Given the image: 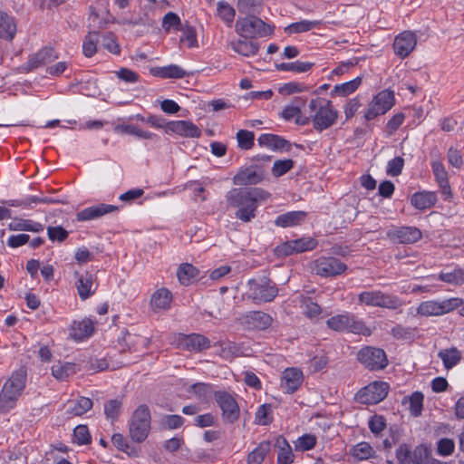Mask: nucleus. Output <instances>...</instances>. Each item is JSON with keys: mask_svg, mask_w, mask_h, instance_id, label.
Returning <instances> with one entry per match:
<instances>
[{"mask_svg": "<svg viewBox=\"0 0 464 464\" xmlns=\"http://www.w3.org/2000/svg\"><path fill=\"white\" fill-rule=\"evenodd\" d=\"M121 401L118 399L107 401L104 404V413L106 418L112 421L117 420L121 412Z\"/></svg>", "mask_w": 464, "mask_h": 464, "instance_id": "nucleus-52", "label": "nucleus"}, {"mask_svg": "<svg viewBox=\"0 0 464 464\" xmlns=\"http://www.w3.org/2000/svg\"><path fill=\"white\" fill-rule=\"evenodd\" d=\"M358 301L361 304L390 310H396L403 305V302L399 296L381 290L363 291L358 295Z\"/></svg>", "mask_w": 464, "mask_h": 464, "instance_id": "nucleus-5", "label": "nucleus"}, {"mask_svg": "<svg viewBox=\"0 0 464 464\" xmlns=\"http://www.w3.org/2000/svg\"><path fill=\"white\" fill-rule=\"evenodd\" d=\"M218 14L227 24H231L235 18V9L226 2H218Z\"/></svg>", "mask_w": 464, "mask_h": 464, "instance_id": "nucleus-55", "label": "nucleus"}, {"mask_svg": "<svg viewBox=\"0 0 464 464\" xmlns=\"http://www.w3.org/2000/svg\"><path fill=\"white\" fill-rule=\"evenodd\" d=\"M361 83H362V78L356 77L353 80L349 81L347 82H344V83H342L339 85H335L334 88V92H335L336 94H338L340 96H347V95L353 93V92H355L358 89V87L361 85Z\"/></svg>", "mask_w": 464, "mask_h": 464, "instance_id": "nucleus-47", "label": "nucleus"}, {"mask_svg": "<svg viewBox=\"0 0 464 464\" xmlns=\"http://www.w3.org/2000/svg\"><path fill=\"white\" fill-rule=\"evenodd\" d=\"M182 34L179 37L180 44H185L188 48L198 47L197 32L192 26L180 28Z\"/></svg>", "mask_w": 464, "mask_h": 464, "instance_id": "nucleus-50", "label": "nucleus"}, {"mask_svg": "<svg viewBox=\"0 0 464 464\" xmlns=\"http://www.w3.org/2000/svg\"><path fill=\"white\" fill-rule=\"evenodd\" d=\"M352 456L357 460H366L375 454L373 448L365 441L354 445L351 450Z\"/></svg>", "mask_w": 464, "mask_h": 464, "instance_id": "nucleus-39", "label": "nucleus"}, {"mask_svg": "<svg viewBox=\"0 0 464 464\" xmlns=\"http://www.w3.org/2000/svg\"><path fill=\"white\" fill-rule=\"evenodd\" d=\"M437 198L433 192H417L412 195L411 203L418 209H427L436 203Z\"/></svg>", "mask_w": 464, "mask_h": 464, "instance_id": "nucleus-31", "label": "nucleus"}, {"mask_svg": "<svg viewBox=\"0 0 464 464\" xmlns=\"http://www.w3.org/2000/svg\"><path fill=\"white\" fill-rule=\"evenodd\" d=\"M92 276L90 274L78 276L76 288L82 300H86L94 293V291H92Z\"/></svg>", "mask_w": 464, "mask_h": 464, "instance_id": "nucleus-36", "label": "nucleus"}, {"mask_svg": "<svg viewBox=\"0 0 464 464\" xmlns=\"http://www.w3.org/2000/svg\"><path fill=\"white\" fill-rule=\"evenodd\" d=\"M388 235L393 241L400 244H413L422 236L420 230L414 227H402Z\"/></svg>", "mask_w": 464, "mask_h": 464, "instance_id": "nucleus-20", "label": "nucleus"}, {"mask_svg": "<svg viewBox=\"0 0 464 464\" xmlns=\"http://www.w3.org/2000/svg\"><path fill=\"white\" fill-rule=\"evenodd\" d=\"M11 230H26L39 232L43 230V225L31 220L19 219L9 224Z\"/></svg>", "mask_w": 464, "mask_h": 464, "instance_id": "nucleus-49", "label": "nucleus"}, {"mask_svg": "<svg viewBox=\"0 0 464 464\" xmlns=\"http://www.w3.org/2000/svg\"><path fill=\"white\" fill-rule=\"evenodd\" d=\"M254 133L252 131L240 130L237 133L238 146L243 150H249L254 145Z\"/></svg>", "mask_w": 464, "mask_h": 464, "instance_id": "nucleus-59", "label": "nucleus"}, {"mask_svg": "<svg viewBox=\"0 0 464 464\" xmlns=\"http://www.w3.org/2000/svg\"><path fill=\"white\" fill-rule=\"evenodd\" d=\"M102 45L113 54H119L121 52L117 38L112 33H107L102 36Z\"/></svg>", "mask_w": 464, "mask_h": 464, "instance_id": "nucleus-57", "label": "nucleus"}, {"mask_svg": "<svg viewBox=\"0 0 464 464\" xmlns=\"http://www.w3.org/2000/svg\"><path fill=\"white\" fill-rule=\"evenodd\" d=\"M306 214L304 211H292L280 215L276 219L277 227H287L300 224L305 218Z\"/></svg>", "mask_w": 464, "mask_h": 464, "instance_id": "nucleus-32", "label": "nucleus"}, {"mask_svg": "<svg viewBox=\"0 0 464 464\" xmlns=\"http://www.w3.org/2000/svg\"><path fill=\"white\" fill-rule=\"evenodd\" d=\"M293 246L295 254L312 250L316 246V241L314 238H299L293 240Z\"/></svg>", "mask_w": 464, "mask_h": 464, "instance_id": "nucleus-60", "label": "nucleus"}, {"mask_svg": "<svg viewBox=\"0 0 464 464\" xmlns=\"http://www.w3.org/2000/svg\"><path fill=\"white\" fill-rule=\"evenodd\" d=\"M218 346L220 347L219 355L226 360H231L242 353L241 347L230 341L219 342Z\"/></svg>", "mask_w": 464, "mask_h": 464, "instance_id": "nucleus-40", "label": "nucleus"}, {"mask_svg": "<svg viewBox=\"0 0 464 464\" xmlns=\"http://www.w3.org/2000/svg\"><path fill=\"white\" fill-rule=\"evenodd\" d=\"M235 29L240 37L249 39H253L256 36H268L274 32L273 25L266 24L256 15H246L238 18L236 22Z\"/></svg>", "mask_w": 464, "mask_h": 464, "instance_id": "nucleus-4", "label": "nucleus"}, {"mask_svg": "<svg viewBox=\"0 0 464 464\" xmlns=\"http://www.w3.org/2000/svg\"><path fill=\"white\" fill-rule=\"evenodd\" d=\"M118 207L114 205L98 204L81 210L77 213L76 218L78 221H88L116 211Z\"/></svg>", "mask_w": 464, "mask_h": 464, "instance_id": "nucleus-22", "label": "nucleus"}, {"mask_svg": "<svg viewBox=\"0 0 464 464\" xmlns=\"http://www.w3.org/2000/svg\"><path fill=\"white\" fill-rule=\"evenodd\" d=\"M438 278L451 285H461L464 284V268H455L450 272H441Z\"/></svg>", "mask_w": 464, "mask_h": 464, "instance_id": "nucleus-38", "label": "nucleus"}, {"mask_svg": "<svg viewBox=\"0 0 464 464\" xmlns=\"http://www.w3.org/2000/svg\"><path fill=\"white\" fill-rule=\"evenodd\" d=\"M228 45L234 52L246 57L256 55L259 50V44L249 38L232 40Z\"/></svg>", "mask_w": 464, "mask_h": 464, "instance_id": "nucleus-23", "label": "nucleus"}, {"mask_svg": "<svg viewBox=\"0 0 464 464\" xmlns=\"http://www.w3.org/2000/svg\"><path fill=\"white\" fill-rule=\"evenodd\" d=\"M317 24L318 23L314 22V21L304 20V21H300V22H296V23H293V24H289L288 26H286L285 28V31L290 34L307 32L313 28H314L317 25Z\"/></svg>", "mask_w": 464, "mask_h": 464, "instance_id": "nucleus-53", "label": "nucleus"}, {"mask_svg": "<svg viewBox=\"0 0 464 464\" xmlns=\"http://www.w3.org/2000/svg\"><path fill=\"white\" fill-rule=\"evenodd\" d=\"M307 90V87L296 82H290L283 84L278 88V92L282 95H290L293 93L302 92Z\"/></svg>", "mask_w": 464, "mask_h": 464, "instance_id": "nucleus-61", "label": "nucleus"}, {"mask_svg": "<svg viewBox=\"0 0 464 464\" xmlns=\"http://www.w3.org/2000/svg\"><path fill=\"white\" fill-rule=\"evenodd\" d=\"M269 193L259 188H232L226 194V200L228 207L237 208L236 217L244 221L249 222L255 218L256 203L269 198Z\"/></svg>", "mask_w": 464, "mask_h": 464, "instance_id": "nucleus-1", "label": "nucleus"}, {"mask_svg": "<svg viewBox=\"0 0 464 464\" xmlns=\"http://www.w3.org/2000/svg\"><path fill=\"white\" fill-rule=\"evenodd\" d=\"M357 359L370 371L383 370L388 365V358L385 352L378 347H362L357 353Z\"/></svg>", "mask_w": 464, "mask_h": 464, "instance_id": "nucleus-8", "label": "nucleus"}, {"mask_svg": "<svg viewBox=\"0 0 464 464\" xmlns=\"http://www.w3.org/2000/svg\"><path fill=\"white\" fill-rule=\"evenodd\" d=\"M304 105L305 101L303 98H295L290 104L286 105L284 108V110L281 112V116L285 121H291L295 119V122L298 125H307L310 122L311 118H307L306 115L303 114L302 108Z\"/></svg>", "mask_w": 464, "mask_h": 464, "instance_id": "nucleus-15", "label": "nucleus"}, {"mask_svg": "<svg viewBox=\"0 0 464 464\" xmlns=\"http://www.w3.org/2000/svg\"><path fill=\"white\" fill-rule=\"evenodd\" d=\"M93 402L87 397H81L70 406L67 412L71 416H82L92 408Z\"/></svg>", "mask_w": 464, "mask_h": 464, "instance_id": "nucleus-41", "label": "nucleus"}, {"mask_svg": "<svg viewBox=\"0 0 464 464\" xmlns=\"http://www.w3.org/2000/svg\"><path fill=\"white\" fill-rule=\"evenodd\" d=\"M214 398L222 411V419L226 423H235L240 415L236 399L225 391L214 392Z\"/></svg>", "mask_w": 464, "mask_h": 464, "instance_id": "nucleus-10", "label": "nucleus"}, {"mask_svg": "<svg viewBox=\"0 0 464 464\" xmlns=\"http://www.w3.org/2000/svg\"><path fill=\"white\" fill-rule=\"evenodd\" d=\"M75 372L76 366L72 362H57L52 366V374L59 381H64Z\"/></svg>", "mask_w": 464, "mask_h": 464, "instance_id": "nucleus-34", "label": "nucleus"}, {"mask_svg": "<svg viewBox=\"0 0 464 464\" xmlns=\"http://www.w3.org/2000/svg\"><path fill=\"white\" fill-rule=\"evenodd\" d=\"M271 450L269 441L261 442L255 450H253L247 457L248 464H261L265 459L266 454Z\"/></svg>", "mask_w": 464, "mask_h": 464, "instance_id": "nucleus-37", "label": "nucleus"}, {"mask_svg": "<svg viewBox=\"0 0 464 464\" xmlns=\"http://www.w3.org/2000/svg\"><path fill=\"white\" fill-rule=\"evenodd\" d=\"M294 167V161L290 159L284 160H276L272 168V174L278 178L285 175Z\"/></svg>", "mask_w": 464, "mask_h": 464, "instance_id": "nucleus-58", "label": "nucleus"}, {"mask_svg": "<svg viewBox=\"0 0 464 464\" xmlns=\"http://www.w3.org/2000/svg\"><path fill=\"white\" fill-rule=\"evenodd\" d=\"M16 32V25L13 17L0 11V37L12 40Z\"/></svg>", "mask_w": 464, "mask_h": 464, "instance_id": "nucleus-33", "label": "nucleus"}, {"mask_svg": "<svg viewBox=\"0 0 464 464\" xmlns=\"http://www.w3.org/2000/svg\"><path fill=\"white\" fill-rule=\"evenodd\" d=\"M47 235L51 241L63 242L68 237V232L61 226L48 227Z\"/></svg>", "mask_w": 464, "mask_h": 464, "instance_id": "nucleus-63", "label": "nucleus"}, {"mask_svg": "<svg viewBox=\"0 0 464 464\" xmlns=\"http://www.w3.org/2000/svg\"><path fill=\"white\" fill-rule=\"evenodd\" d=\"M276 446L278 448V464H291L294 460V454L286 440L282 436L277 437Z\"/></svg>", "mask_w": 464, "mask_h": 464, "instance_id": "nucleus-30", "label": "nucleus"}, {"mask_svg": "<svg viewBox=\"0 0 464 464\" xmlns=\"http://www.w3.org/2000/svg\"><path fill=\"white\" fill-rule=\"evenodd\" d=\"M416 44V34L411 31H404L394 39V53L402 59L406 58L415 49Z\"/></svg>", "mask_w": 464, "mask_h": 464, "instance_id": "nucleus-18", "label": "nucleus"}, {"mask_svg": "<svg viewBox=\"0 0 464 464\" xmlns=\"http://www.w3.org/2000/svg\"><path fill=\"white\" fill-rule=\"evenodd\" d=\"M432 171L440 188H441L442 194L447 198H450L452 197V192L448 179V173L442 163L434 161L432 163Z\"/></svg>", "mask_w": 464, "mask_h": 464, "instance_id": "nucleus-26", "label": "nucleus"}, {"mask_svg": "<svg viewBox=\"0 0 464 464\" xmlns=\"http://www.w3.org/2000/svg\"><path fill=\"white\" fill-rule=\"evenodd\" d=\"M316 443V437L312 434H304L295 442V450L305 451L312 450Z\"/></svg>", "mask_w": 464, "mask_h": 464, "instance_id": "nucleus-54", "label": "nucleus"}, {"mask_svg": "<svg viewBox=\"0 0 464 464\" xmlns=\"http://www.w3.org/2000/svg\"><path fill=\"white\" fill-rule=\"evenodd\" d=\"M463 299L459 297H451L439 301L440 315L450 313L463 304Z\"/></svg>", "mask_w": 464, "mask_h": 464, "instance_id": "nucleus-56", "label": "nucleus"}, {"mask_svg": "<svg viewBox=\"0 0 464 464\" xmlns=\"http://www.w3.org/2000/svg\"><path fill=\"white\" fill-rule=\"evenodd\" d=\"M389 385L384 382H373L363 387L356 394V399L362 404H376L388 394Z\"/></svg>", "mask_w": 464, "mask_h": 464, "instance_id": "nucleus-12", "label": "nucleus"}, {"mask_svg": "<svg viewBox=\"0 0 464 464\" xmlns=\"http://www.w3.org/2000/svg\"><path fill=\"white\" fill-rule=\"evenodd\" d=\"M326 324L330 329L337 332L348 331L364 336L372 334V330L364 322L356 319L348 313L332 316L326 321Z\"/></svg>", "mask_w": 464, "mask_h": 464, "instance_id": "nucleus-6", "label": "nucleus"}, {"mask_svg": "<svg viewBox=\"0 0 464 464\" xmlns=\"http://www.w3.org/2000/svg\"><path fill=\"white\" fill-rule=\"evenodd\" d=\"M347 266L335 257H320L314 262V270L317 275L328 277L343 274Z\"/></svg>", "mask_w": 464, "mask_h": 464, "instance_id": "nucleus-13", "label": "nucleus"}, {"mask_svg": "<svg viewBox=\"0 0 464 464\" xmlns=\"http://www.w3.org/2000/svg\"><path fill=\"white\" fill-rule=\"evenodd\" d=\"M263 179V171L250 167L240 169L233 178V183L239 186L254 185L261 182Z\"/></svg>", "mask_w": 464, "mask_h": 464, "instance_id": "nucleus-21", "label": "nucleus"}, {"mask_svg": "<svg viewBox=\"0 0 464 464\" xmlns=\"http://www.w3.org/2000/svg\"><path fill=\"white\" fill-rule=\"evenodd\" d=\"M94 331L93 323L90 319L74 322L71 328L70 335L75 341H82L92 335Z\"/></svg>", "mask_w": 464, "mask_h": 464, "instance_id": "nucleus-27", "label": "nucleus"}, {"mask_svg": "<svg viewBox=\"0 0 464 464\" xmlns=\"http://www.w3.org/2000/svg\"><path fill=\"white\" fill-rule=\"evenodd\" d=\"M312 63H304V62H293V63H282L276 64V67L279 71H291L295 72H305L309 71L313 67Z\"/></svg>", "mask_w": 464, "mask_h": 464, "instance_id": "nucleus-48", "label": "nucleus"}, {"mask_svg": "<svg viewBox=\"0 0 464 464\" xmlns=\"http://www.w3.org/2000/svg\"><path fill=\"white\" fill-rule=\"evenodd\" d=\"M198 270L191 264H182L178 269V278L182 285H188L192 278L196 277Z\"/></svg>", "mask_w": 464, "mask_h": 464, "instance_id": "nucleus-44", "label": "nucleus"}, {"mask_svg": "<svg viewBox=\"0 0 464 464\" xmlns=\"http://www.w3.org/2000/svg\"><path fill=\"white\" fill-rule=\"evenodd\" d=\"M395 98L393 92L383 90L377 93L369 103L368 109L364 113L366 121H371L379 115L385 114L394 105Z\"/></svg>", "mask_w": 464, "mask_h": 464, "instance_id": "nucleus-9", "label": "nucleus"}, {"mask_svg": "<svg viewBox=\"0 0 464 464\" xmlns=\"http://www.w3.org/2000/svg\"><path fill=\"white\" fill-rule=\"evenodd\" d=\"M417 314L420 316H440V304L436 300L421 302L417 307Z\"/></svg>", "mask_w": 464, "mask_h": 464, "instance_id": "nucleus-42", "label": "nucleus"}, {"mask_svg": "<svg viewBox=\"0 0 464 464\" xmlns=\"http://www.w3.org/2000/svg\"><path fill=\"white\" fill-rule=\"evenodd\" d=\"M303 382V372L296 368L285 369L282 376V387L288 392H295Z\"/></svg>", "mask_w": 464, "mask_h": 464, "instance_id": "nucleus-24", "label": "nucleus"}, {"mask_svg": "<svg viewBox=\"0 0 464 464\" xmlns=\"http://www.w3.org/2000/svg\"><path fill=\"white\" fill-rule=\"evenodd\" d=\"M150 430V412L146 405H140L131 416L130 436L135 442L146 440Z\"/></svg>", "mask_w": 464, "mask_h": 464, "instance_id": "nucleus-7", "label": "nucleus"}, {"mask_svg": "<svg viewBox=\"0 0 464 464\" xmlns=\"http://www.w3.org/2000/svg\"><path fill=\"white\" fill-rule=\"evenodd\" d=\"M190 391L203 402H208L213 393L211 385L202 382L192 385Z\"/></svg>", "mask_w": 464, "mask_h": 464, "instance_id": "nucleus-51", "label": "nucleus"}, {"mask_svg": "<svg viewBox=\"0 0 464 464\" xmlns=\"http://www.w3.org/2000/svg\"><path fill=\"white\" fill-rule=\"evenodd\" d=\"M271 413V406L268 404H263L258 407L256 412V420L259 425H268L272 419L269 417Z\"/></svg>", "mask_w": 464, "mask_h": 464, "instance_id": "nucleus-62", "label": "nucleus"}, {"mask_svg": "<svg viewBox=\"0 0 464 464\" xmlns=\"http://www.w3.org/2000/svg\"><path fill=\"white\" fill-rule=\"evenodd\" d=\"M248 297L256 303L271 302L278 294V289L275 284L270 281L258 283L251 279L247 283Z\"/></svg>", "mask_w": 464, "mask_h": 464, "instance_id": "nucleus-11", "label": "nucleus"}, {"mask_svg": "<svg viewBox=\"0 0 464 464\" xmlns=\"http://www.w3.org/2000/svg\"><path fill=\"white\" fill-rule=\"evenodd\" d=\"M438 356L443 362L445 368L450 369L460 361L461 353L456 347H451L440 351Z\"/></svg>", "mask_w": 464, "mask_h": 464, "instance_id": "nucleus-35", "label": "nucleus"}, {"mask_svg": "<svg viewBox=\"0 0 464 464\" xmlns=\"http://www.w3.org/2000/svg\"><path fill=\"white\" fill-rule=\"evenodd\" d=\"M424 396L420 392H414L411 396L406 397L410 402V412L412 416L418 417L421 414Z\"/></svg>", "mask_w": 464, "mask_h": 464, "instance_id": "nucleus-45", "label": "nucleus"}, {"mask_svg": "<svg viewBox=\"0 0 464 464\" xmlns=\"http://www.w3.org/2000/svg\"><path fill=\"white\" fill-rule=\"evenodd\" d=\"M257 140L260 146L273 150H289L291 147L286 140L274 134H262Z\"/></svg>", "mask_w": 464, "mask_h": 464, "instance_id": "nucleus-28", "label": "nucleus"}, {"mask_svg": "<svg viewBox=\"0 0 464 464\" xmlns=\"http://www.w3.org/2000/svg\"><path fill=\"white\" fill-rule=\"evenodd\" d=\"M167 134H177L183 138H199L201 130L190 121H171L168 122Z\"/></svg>", "mask_w": 464, "mask_h": 464, "instance_id": "nucleus-17", "label": "nucleus"}, {"mask_svg": "<svg viewBox=\"0 0 464 464\" xmlns=\"http://www.w3.org/2000/svg\"><path fill=\"white\" fill-rule=\"evenodd\" d=\"M26 382V372L19 369L5 382L0 392V412L13 409L22 394Z\"/></svg>", "mask_w": 464, "mask_h": 464, "instance_id": "nucleus-3", "label": "nucleus"}, {"mask_svg": "<svg viewBox=\"0 0 464 464\" xmlns=\"http://www.w3.org/2000/svg\"><path fill=\"white\" fill-rule=\"evenodd\" d=\"M99 42V34L97 32H90L82 44L83 54L86 57H92L97 51V44Z\"/></svg>", "mask_w": 464, "mask_h": 464, "instance_id": "nucleus-46", "label": "nucleus"}, {"mask_svg": "<svg viewBox=\"0 0 464 464\" xmlns=\"http://www.w3.org/2000/svg\"><path fill=\"white\" fill-rule=\"evenodd\" d=\"M178 344L180 348L190 352H201L210 347V341L199 334H179Z\"/></svg>", "mask_w": 464, "mask_h": 464, "instance_id": "nucleus-19", "label": "nucleus"}, {"mask_svg": "<svg viewBox=\"0 0 464 464\" xmlns=\"http://www.w3.org/2000/svg\"><path fill=\"white\" fill-rule=\"evenodd\" d=\"M56 58L57 55L54 53L53 49L46 47L40 50L29 60L28 66L32 70L41 65L49 63Z\"/></svg>", "mask_w": 464, "mask_h": 464, "instance_id": "nucleus-29", "label": "nucleus"}, {"mask_svg": "<svg viewBox=\"0 0 464 464\" xmlns=\"http://www.w3.org/2000/svg\"><path fill=\"white\" fill-rule=\"evenodd\" d=\"M155 75H158L161 78L181 79L188 75V73L179 65L170 64L169 66L159 68Z\"/></svg>", "mask_w": 464, "mask_h": 464, "instance_id": "nucleus-43", "label": "nucleus"}, {"mask_svg": "<svg viewBox=\"0 0 464 464\" xmlns=\"http://www.w3.org/2000/svg\"><path fill=\"white\" fill-rule=\"evenodd\" d=\"M427 455V450L423 446H417L413 452L411 446L406 443L401 444L396 450V458L400 464H423L422 457Z\"/></svg>", "mask_w": 464, "mask_h": 464, "instance_id": "nucleus-14", "label": "nucleus"}, {"mask_svg": "<svg viewBox=\"0 0 464 464\" xmlns=\"http://www.w3.org/2000/svg\"><path fill=\"white\" fill-rule=\"evenodd\" d=\"M309 115L313 127L323 131L333 126L338 117V111L333 108L332 102L323 98L312 99L308 103Z\"/></svg>", "mask_w": 464, "mask_h": 464, "instance_id": "nucleus-2", "label": "nucleus"}, {"mask_svg": "<svg viewBox=\"0 0 464 464\" xmlns=\"http://www.w3.org/2000/svg\"><path fill=\"white\" fill-rule=\"evenodd\" d=\"M237 320L241 324L249 328L266 329L272 324L273 318L266 313L261 311H250L241 314Z\"/></svg>", "mask_w": 464, "mask_h": 464, "instance_id": "nucleus-16", "label": "nucleus"}, {"mask_svg": "<svg viewBox=\"0 0 464 464\" xmlns=\"http://www.w3.org/2000/svg\"><path fill=\"white\" fill-rule=\"evenodd\" d=\"M172 294L167 288H160L154 292L150 299V306L154 312L168 310L172 302Z\"/></svg>", "mask_w": 464, "mask_h": 464, "instance_id": "nucleus-25", "label": "nucleus"}, {"mask_svg": "<svg viewBox=\"0 0 464 464\" xmlns=\"http://www.w3.org/2000/svg\"><path fill=\"white\" fill-rule=\"evenodd\" d=\"M455 449L454 441L451 439L443 438L438 441L437 451L440 456H450Z\"/></svg>", "mask_w": 464, "mask_h": 464, "instance_id": "nucleus-64", "label": "nucleus"}]
</instances>
